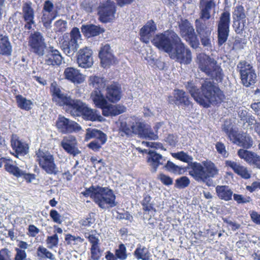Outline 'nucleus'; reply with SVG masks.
<instances>
[{
    "instance_id": "7",
    "label": "nucleus",
    "mask_w": 260,
    "mask_h": 260,
    "mask_svg": "<svg viewBox=\"0 0 260 260\" xmlns=\"http://www.w3.org/2000/svg\"><path fill=\"white\" fill-rule=\"evenodd\" d=\"M237 70L240 74L242 84L250 87L256 82L257 77L253 66L245 60H241L237 65Z\"/></svg>"
},
{
    "instance_id": "58",
    "label": "nucleus",
    "mask_w": 260,
    "mask_h": 260,
    "mask_svg": "<svg viewBox=\"0 0 260 260\" xmlns=\"http://www.w3.org/2000/svg\"><path fill=\"white\" fill-rule=\"evenodd\" d=\"M151 197L146 196L142 202L143 210L146 211H150L153 210V208L151 203Z\"/></svg>"
},
{
    "instance_id": "41",
    "label": "nucleus",
    "mask_w": 260,
    "mask_h": 260,
    "mask_svg": "<svg viewBox=\"0 0 260 260\" xmlns=\"http://www.w3.org/2000/svg\"><path fill=\"white\" fill-rule=\"evenodd\" d=\"M147 126L143 122L140 120L133 122L131 125L132 134L143 136V134H146Z\"/></svg>"
},
{
    "instance_id": "3",
    "label": "nucleus",
    "mask_w": 260,
    "mask_h": 260,
    "mask_svg": "<svg viewBox=\"0 0 260 260\" xmlns=\"http://www.w3.org/2000/svg\"><path fill=\"white\" fill-rule=\"evenodd\" d=\"M196 62L199 69L206 75L217 81H222L223 77L222 70L214 58L204 53H200L197 55Z\"/></svg>"
},
{
    "instance_id": "48",
    "label": "nucleus",
    "mask_w": 260,
    "mask_h": 260,
    "mask_svg": "<svg viewBox=\"0 0 260 260\" xmlns=\"http://www.w3.org/2000/svg\"><path fill=\"white\" fill-rule=\"evenodd\" d=\"M222 130L224 132L231 140L237 131L233 128L232 123L229 121H225L222 126Z\"/></svg>"
},
{
    "instance_id": "53",
    "label": "nucleus",
    "mask_w": 260,
    "mask_h": 260,
    "mask_svg": "<svg viewBox=\"0 0 260 260\" xmlns=\"http://www.w3.org/2000/svg\"><path fill=\"white\" fill-rule=\"evenodd\" d=\"M189 183V179L186 176H183L176 180L175 186L177 188H184L186 187Z\"/></svg>"
},
{
    "instance_id": "57",
    "label": "nucleus",
    "mask_w": 260,
    "mask_h": 260,
    "mask_svg": "<svg viewBox=\"0 0 260 260\" xmlns=\"http://www.w3.org/2000/svg\"><path fill=\"white\" fill-rule=\"evenodd\" d=\"M164 167L168 171L174 173H179L181 170V168L179 166L170 161H168Z\"/></svg>"
},
{
    "instance_id": "56",
    "label": "nucleus",
    "mask_w": 260,
    "mask_h": 260,
    "mask_svg": "<svg viewBox=\"0 0 260 260\" xmlns=\"http://www.w3.org/2000/svg\"><path fill=\"white\" fill-rule=\"evenodd\" d=\"M84 236L86 238L88 239L92 245L98 244L99 239L96 234L94 231H91L88 233H85Z\"/></svg>"
},
{
    "instance_id": "16",
    "label": "nucleus",
    "mask_w": 260,
    "mask_h": 260,
    "mask_svg": "<svg viewBox=\"0 0 260 260\" xmlns=\"http://www.w3.org/2000/svg\"><path fill=\"white\" fill-rule=\"evenodd\" d=\"M51 91L52 92L53 100L59 106L66 105V111L67 112V110L74 105L76 100L71 99L70 96L64 94L56 84H52Z\"/></svg>"
},
{
    "instance_id": "49",
    "label": "nucleus",
    "mask_w": 260,
    "mask_h": 260,
    "mask_svg": "<svg viewBox=\"0 0 260 260\" xmlns=\"http://www.w3.org/2000/svg\"><path fill=\"white\" fill-rule=\"evenodd\" d=\"M246 20H235L234 22L233 27L235 31L237 34L242 35L245 29Z\"/></svg>"
},
{
    "instance_id": "64",
    "label": "nucleus",
    "mask_w": 260,
    "mask_h": 260,
    "mask_svg": "<svg viewBox=\"0 0 260 260\" xmlns=\"http://www.w3.org/2000/svg\"><path fill=\"white\" fill-rule=\"evenodd\" d=\"M11 252L7 248H3L0 250V260H11Z\"/></svg>"
},
{
    "instance_id": "32",
    "label": "nucleus",
    "mask_w": 260,
    "mask_h": 260,
    "mask_svg": "<svg viewBox=\"0 0 260 260\" xmlns=\"http://www.w3.org/2000/svg\"><path fill=\"white\" fill-rule=\"evenodd\" d=\"M92 138L98 139L100 142H102V144H105L107 139L106 135L101 131L95 128H88L86 129L85 140L88 141Z\"/></svg>"
},
{
    "instance_id": "62",
    "label": "nucleus",
    "mask_w": 260,
    "mask_h": 260,
    "mask_svg": "<svg viewBox=\"0 0 260 260\" xmlns=\"http://www.w3.org/2000/svg\"><path fill=\"white\" fill-rule=\"evenodd\" d=\"M16 252L15 255V260H25L27 259V254L24 250L20 249L18 248H15Z\"/></svg>"
},
{
    "instance_id": "35",
    "label": "nucleus",
    "mask_w": 260,
    "mask_h": 260,
    "mask_svg": "<svg viewBox=\"0 0 260 260\" xmlns=\"http://www.w3.org/2000/svg\"><path fill=\"white\" fill-rule=\"evenodd\" d=\"M58 7L54 5L52 1L50 0L46 1L44 4L43 11L44 13L46 16L52 17V19H54L58 15Z\"/></svg>"
},
{
    "instance_id": "14",
    "label": "nucleus",
    "mask_w": 260,
    "mask_h": 260,
    "mask_svg": "<svg viewBox=\"0 0 260 260\" xmlns=\"http://www.w3.org/2000/svg\"><path fill=\"white\" fill-rule=\"evenodd\" d=\"M28 44L34 53L39 56H43L44 54L46 44L41 32L35 31L31 34L29 38Z\"/></svg>"
},
{
    "instance_id": "38",
    "label": "nucleus",
    "mask_w": 260,
    "mask_h": 260,
    "mask_svg": "<svg viewBox=\"0 0 260 260\" xmlns=\"http://www.w3.org/2000/svg\"><path fill=\"white\" fill-rule=\"evenodd\" d=\"M91 98L94 104L102 108L107 104V101L101 93V90H94L91 94Z\"/></svg>"
},
{
    "instance_id": "37",
    "label": "nucleus",
    "mask_w": 260,
    "mask_h": 260,
    "mask_svg": "<svg viewBox=\"0 0 260 260\" xmlns=\"http://www.w3.org/2000/svg\"><path fill=\"white\" fill-rule=\"evenodd\" d=\"M5 164V169L9 173L12 174L16 177H21L22 174V170L18 167L12 164V161L10 159H7L4 162Z\"/></svg>"
},
{
    "instance_id": "6",
    "label": "nucleus",
    "mask_w": 260,
    "mask_h": 260,
    "mask_svg": "<svg viewBox=\"0 0 260 260\" xmlns=\"http://www.w3.org/2000/svg\"><path fill=\"white\" fill-rule=\"evenodd\" d=\"M81 34L79 28L74 27L70 34H64L60 41V47L63 52L68 56L73 55L79 47L78 43L81 40Z\"/></svg>"
},
{
    "instance_id": "21",
    "label": "nucleus",
    "mask_w": 260,
    "mask_h": 260,
    "mask_svg": "<svg viewBox=\"0 0 260 260\" xmlns=\"http://www.w3.org/2000/svg\"><path fill=\"white\" fill-rule=\"evenodd\" d=\"M225 166L230 167L234 172L241 178L245 179H250L251 177V171L234 161L226 160Z\"/></svg>"
},
{
    "instance_id": "61",
    "label": "nucleus",
    "mask_w": 260,
    "mask_h": 260,
    "mask_svg": "<svg viewBox=\"0 0 260 260\" xmlns=\"http://www.w3.org/2000/svg\"><path fill=\"white\" fill-rule=\"evenodd\" d=\"M93 214L91 213L88 215L87 218L81 220L80 221V224L84 226H91L94 222V219L93 218Z\"/></svg>"
},
{
    "instance_id": "18",
    "label": "nucleus",
    "mask_w": 260,
    "mask_h": 260,
    "mask_svg": "<svg viewBox=\"0 0 260 260\" xmlns=\"http://www.w3.org/2000/svg\"><path fill=\"white\" fill-rule=\"evenodd\" d=\"M92 50L85 47L80 49L77 55V63L80 67L89 68L93 64Z\"/></svg>"
},
{
    "instance_id": "60",
    "label": "nucleus",
    "mask_w": 260,
    "mask_h": 260,
    "mask_svg": "<svg viewBox=\"0 0 260 260\" xmlns=\"http://www.w3.org/2000/svg\"><path fill=\"white\" fill-rule=\"evenodd\" d=\"M98 185H92L89 188L86 189V190L82 192L84 196H89L93 201L94 200V196L96 195V191L98 189Z\"/></svg>"
},
{
    "instance_id": "5",
    "label": "nucleus",
    "mask_w": 260,
    "mask_h": 260,
    "mask_svg": "<svg viewBox=\"0 0 260 260\" xmlns=\"http://www.w3.org/2000/svg\"><path fill=\"white\" fill-rule=\"evenodd\" d=\"M36 156L39 166L47 174L55 175L59 173L54 157L48 150L39 149L36 152Z\"/></svg>"
},
{
    "instance_id": "2",
    "label": "nucleus",
    "mask_w": 260,
    "mask_h": 260,
    "mask_svg": "<svg viewBox=\"0 0 260 260\" xmlns=\"http://www.w3.org/2000/svg\"><path fill=\"white\" fill-rule=\"evenodd\" d=\"M199 7L200 17L195 21L196 30L200 35L202 45L210 48L212 46L210 38V32L205 31L207 26L205 22L212 17V13L215 7V3L214 0H200Z\"/></svg>"
},
{
    "instance_id": "47",
    "label": "nucleus",
    "mask_w": 260,
    "mask_h": 260,
    "mask_svg": "<svg viewBox=\"0 0 260 260\" xmlns=\"http://www.w3.org/2000/svg\"><path fill=\"white\" fill-rule=\"evenodd\" d=\"M246 162L250 165H253L260 169V156L255 152L250 151Z\"/></svg>"
},
{
    "instance_id": "42",
    "label": "nucleus",
    "mask_w": 260,
    "mask_h": 260,
    "mask_svg": "<svg viewBox=\"0 0 260 260\" xmlns=\"http://www.w3.org/2000/svg\"><path fill=\"white\" fill-rule=\"evenodd\" d=\"M134 255L138 259L149 260L150 253L147 248L140 245L135 250Z\"/></svg>"
},
{
    "instance_id": "15",
    "label": "nucleus",
    "mask_w": 260,
    "mask_h": 260,
    "mask_svg": "<svg viewBox=\"0 0 260 260\" xmlns=\"http://www.w3.org/2000/svg\"><path fill=\"white\" fill-rule=\"evenodd\" d=\"M115 6L114 2L108 0L105 3L102 4L99 7V15L101 21L110 22L115 18Z\"/></svg>"
},
{
    "instance_id": "17",
    "label": "nucleus",
    "mask_w": 260,
    "mask_h": 260,
    "mask_svg": "<svg viewBox=\"0 0 260 260\" xmlns=\"http://www.w3.org/2000/svg\"><path fill=\"white\" fill-rule=\"evenodd\" d=\"M189 174L199 182L206 183L205 170L202 162H192L188 164Z\"/></svg>"
},
{
    "instance_id": "50",
    "label": "nucleus",
    "mask_w": 260,
    "mask_h": 260,
    "mask_svg": "<svg viewBox=\"0 0 260 260\" xmlns=\"http://www.w3.org/2000/svg\"><path fill=\"white\" fill-rule=\"evenodd\" d=\"M65 240L68 244L78 245L82 243L84 241V239L79 236H74L70 234H68L65 237Z\"/></svg>"
},
{
    "instance_id": "39",
    "label": "nucleus",
    "mask_w": 260,
    "mask_h": 260,
    "mask_svg": "<svg viewBox=\"0 0 260 260\" xmlns=\"http://www.w3.org/2000/svg\"><path fill=\"white\" fill-rule=\"evenodd\" d=\"M12 51V47L7 37H0V54L9 55Z\"/></svg>"
},
{
    "instance_id": "63",
    "label": "nucleus",
    "mask_w": 260,
    "mask_h": 260,
    "mask_svg": "<svg viewBox=\"0 0 260 260\" xmlns=\"http://www.w3.org/2000/svg\"><path fill=\"white\" fill-rule=\"evenodd\" d=\"M50 216L53 221L57 223L60 224L62 222L61 216L55 210H51L50 212Z\"/></svg>"
},
{
    "instance_id": "59",
    "label": "nucleus",
    "mask_w": 260,
    "mask_h": 260,
    "mask_svg": "<svg viewBox=\"0 0 260 260\" xmlns=\"http://www.w3.org/2000/svg\"><path fill=\"white\" fill-rule=\"evenodd\" d=\"M120 135L122 137L124 136H129L132 134V128H129L126 122H122L120 123Z\"/></svg>"
},
{
    "instance_id": "43",
    "label": "nucleus",
    "mask_w": 260,
    "mask_h": 260,
    "mask_svg": "<svg viewBox=\"0 0 260 260\" xmlns=\"http://www.w3.org/2000/svg\"><path fill=\"white\" fill-rule=\"evenodd\" d=\"M16 100L18 107L20 109L28 111L31 108V106L32 105V102L29 100L26 99L21 95H16Z\"/></svg>"
},
{
    "instance_id": "11",
    "label": "nucleus",
    "mask_w": 260,
    "mask_h": 260,
    "mask_svg": "<svg viewBox=\"0 0 260 260\" xmlns=\"http://www.w3.org/2000/svg\"><path fill=\"white\" fill-rule=\"evenodd\" d=\"M179 28L181 36L192 48H197L200 43L191 23L186 19L181 20L179 23Z\"/></svg>"
},
{
    "instance_id": "26",
    "label": "nucleus",
    "mask_w": 260,
    "mask_h": 260,
    "mask_svg": "<svg viewBox=\"0 0 260 260\" xmlns=\"http://www.w3.org/2000/svg\"><path fill=\"white\" fill-rule=\"evenodd\" d=\"M63 75L66 79L74 83L80 84L85 80L84 76L79 70L73 67L65 69Z\"/></svg>"
},
{
    "instance_id": "52",
    "label": "nucleus",
    "mask_w": 260,
    "mask_h": 260,
    "mask_svg": "<svg viewBox=\"0 0 260 260\" xmlns=\"http://www.w3.org/2000/svg\"><path fill=\"white\" fill-rule=\"evenodd\" d=\"M67 22L65 20H58L54 23V30L55 31L63 32L67 29Z\"/></svg>"
},
{
    "instance_id": "29",
    "label": "nucleus",
    "mask_w": 260,
    "mask_h": 260,
    "mask_svg": "<svg viewBox=\"0 0 260 260\" xmlns=\"http://www.w3.org/2000/svg\"><path fill=\"white\" fill-rule=\"evenodd\" d=\"M11 142L13 150L15 151L16 154L24 155L28 152V145L19 140L17 135H12Z\"/></svg>"
},
{
    "instance_id": "19",
    "label": "nucleus",
    "mask_w": 260,
    "mask_h": 260,
    "mask_svg": "<svg viewBox=\"0 0 260 260\" xmlns=\"http://www.w3.org/2000/svg\"><path fill=\"white\" fill-rule=\"evenodd\" d=\"M99 57L104 68H106L116 62L115 57L108 44H106L101 48L99 52Z\"/></svg>"
},
{
    "instance_id": "20",
    "label": "nucleus",
    "mask_w": 260,
    "mask_h": 260,
    "mask_svg": "<svg viewBox=\"0 0 260 260\" xmlns=\"http://www.w3.org/2000/svg\"><path fill=\"white\" fill-rule=\"evenodd\" d=\"M62 57L59 51L53 47H49L45 56V64L48 66H59L62 60Z\"/></svg>"
},
{
    "instance_id": "54",
    "label": "nucleus",
    "mask_w": 260,
    "mask_h": 260,
    "mask_svg": "<svg viewBox=\"0 0 260 260\" xmlns=\"http://www.w3.org/2000/svg\"><path fill=\"white\" fill-rule=\"evenodd\" d=\"M46 243L49 248L52 249L57 246L58 243V237L57 234L51 236H48L46 240Z\"/></svg>"
},
{
    "instance_id": "25",
    "label": "nucleus",
    "mask_w": 260,
    "mask_h": 260,
    "mask_svg": "<svg viewBox=\"0 0 260 260\" xmlns=\"http://www.w3.org/2000/svg\"><path fill=\"white\" fill-rule=\"evenodd\" d=\"M166 161L165 157L155 151H149L147 156V161L151 167L152 173H155L159 165H162Z\"/></svg>"
},
{
    "instance_id": "13",
    "label": "nucleus",
    "mask_w": 260,
    "mask_h": 260,
    "mask_svg": "<svg viewBox=\"0 0 260 260\" xmlns=\"http://www.w3.org/2000/svg\"><path fill=\"white\" fill-rule=\"evenodd\" d=\"M56 126L59 133L63 134L77 133L82 130L76 122L59 115L56 121Z\"/></svg>"
},
{
    "instance_id": "8",
    "label": "nucleus",
    "mask_w": 260,
    "mask_h": 260,
    "mask_svg": "<svg viewBox=\"0 0 260 260\" xmlns=\"http://www.w3.org/2000/svg\"><path fill=\"white\" fill-rule=\"evenodd\" d=\"M94 196V202L102 209L112 208L117 205L113 191L108 187L98 185L96 195Z\"/></svg>"
},
{
    "instance_id": "23",
    "label": "nucleus",
    "mask_w": 260,
    "mask_h": 260,
    "mask_svg": "<svg viewBox=\"0 0 260 260\" xmlns=\"http://www.w3.org/2000/svg\"><path fill=\"white\" fill-rule=\"evenodd\" d=\"M77 140L72 135H69L63 138L61 142V146L68 153L75 156L80 153L76 148Z\"/></svg>"
},
{
    "instance_id": "45",
    "label": "nucleus",
    "mask_w": 260,
    "mask_h": 260,
    "mask_svg": "<svg viewBox=\"0 0 260 260\" xmlns=\"http://www.w3.org/2000/svg\"><path fill=\"white\" fill-rule=\"evenodd\" d=\"M233 17L235 20H246V15L244 7L241 5H238L235 7L233 12Z\"/></svg>"
},
{
    "instance_id": "1",
    "label": "nucleus",
    "mask_w": 260,
    "mask_h": 260,
    "mask_svg": "<svg viewBox=\"0 0 260 260\" xmlns=\"http://www.w3.org/2000/svg\"><path fill=\"white\" fill-rule=\"evenodd\" d=\"M201 91L192 82H188L186 89L194 100L204 107L208 108L210 104L220 103L224 99L223 92L209 79L204 80L201 84Z\"/></svg>"
},
{
    "instance_id": "9",
    "label": "nucleus",
    "mask_w": 260,
    "mask_h": 260,
    "mask_svg": "<svg viewBox=\"0 0 260 260\" xmlns=\"http://www.w3.org/2000/svg\"><path fill=\"white\" fill-rule=\"evenodd\" d=\"M67 113L74 117L82 116L84 119L91 121H95L98 118L95 110L88 108L86 104L78 100H76L74 105L67 110Z\"/></svg>"
},
{
    "instance_id": "4",
    "label": "nucleus",
    "mask_w": 260,
    "mask_h": 260,
    "mask_svg": "<svg viewBox=\"0 0 260 260\" xmlns=\"http://www.w3.org/2000/svg\"><path fill=\"white\" fill-rule=\"evenodd\" d=\"M180 37L175 32L168 30L156 35L152 43L159 50L167 53L169 55L176 44L180 42Z\"/></svg>"
},
{
    "instance_id": "44",
    "label": "nucleus",
    "mask_w": 260,
    "mask_h": 260,
    "mask_svg": "<svg viewBox=\"0 0 260 260\" xmlns=\"http://www.w3.org/2000/svg\"><path fill=\"white\" fill-rule=\"evenodd\" d=\"M37 255L41 259H49L50 260L55 259L54 255L50 252L47 248L42 246H40L37 250Z\"/></svg>"
},
{
    "instance_id": "24",
    "label": "nucleus",
    "mask_w": 260,
    "mask_h": 260,
    "mask_svg": "<svg viewBox=\"0 0 260 260\" xmlns=\"http://www.w3.org/2000/svg\"><path fill=\"white\" fill-rule=\"evenodd\" d=\"M169 102L170 104L185 106H188L190 104L187 94L183 90L180 89L174 90V96L169 98Z\"/></svg>"
},
{
    "instance_id": "30",
    "label": "nucleus",
    "mask_w": 260,
    "mask_h": 260,
    "mask_svg": "<svg viewBox=\"0 0 260 260\" xmlns=\"http://www.w3.org/2000/svg\"><path fill=\"white\" fill-rule=\"evenodd\" d=\"M202 164L205 170L206 184L208 186H210L212 181L209 178H213L217 175L218 173V170L214 164L211 161H204Z\"/></svg>"
},
{
    "instance_id": "36",
    "label": "nucleus",
    "mask_w": 260,
    "mask_h": 260,
    "mask_svg": "<svg viewBox=\"0 0 260 260\" xmlns=\"http://www.w3.org/2000/svg\"><path fill=\"white\" fill-rule=\"evenodd\" d=\"M216 191L220 199L228 201L232 199L233 191L228 186L218 185L216 187Z\"/></svg>"
},
{
    "instance_id": "46",
    "label": "nucleus",
    "mask_w": 260,
    "mask_h": 260,
    "mask_svg": "<svg viewBox=\"0 0 260 260\" xmlns=\"http://www.w3.org/2000/svg\"><path fill=\"white\" fill-rule=\"evenodd\" d=\"M172 156L177 159L189 164L192 162L193 158L184 151H180L177 153H172Z\"/></svg>"
},
{
    "instance_id": "28",
    "label": "nucleus",
    "mask_w": 260,
    "mask_h": 260,
    "mask_svg": "<svg viewBox=\"0 0 260 260\" xmlns=\"http://www.w3.org/2000/svg\"><path fill=\"white\" fill-rule=\"evenodd\" d=\"M156 30V24L152 20L148 21L140 30L141 40L145 43H148L152 34Z\"/></svg>"
},
{
    "instance_id": "51",
    "label": "nucleus",
    "mask_w": 260,
    "mask_h": 260,
    "mask_svg": "<svg viewBox=\"0 0 260 260\" xmlns=\"http://www.w3.org/2000/svg\"><path fill=\"white\" fill-rule=\"evenodd\" d=\"M115 255L121 260H125L127 258L126 249L124 244L119 245L118 248L115 251Z\"/></svg>"
},
{
    "instance_id": "33",
    "label": "nucleus",
    "mask_w": 260,
    "mask_h": 260,
    "mask_svg": "<svg viewBox=\"0 0 260 260\" xmlns=\"http://www.w3.org/2000/svg\"><path fill=\"white\" fill-rule=\"evenodd\" d=\"M81 31L85 36L90 38L99 35L104 32V30L99 26L89 24L82 25Z\"/></svg>"
},
{
    "instance_id": "12",
    "label": "nucleus",
    "mask_w": 260,
    "mask_h": 260,
    "mask_svg": "<svg viewBox=\"0 0 260 260\" xmlns=\"http://www.w3.org/2000/svg\"><path fill=\"white\" fill-rule=\"evenodd\" d=\"M169 56L171 59L184 64H188L192 61L191 51L185 47L181 39L170 53Z\"/></svg>"
},
{
    "instance_id": "10",
    "label": "nucleus",
    "mask_w": 260,
    "mask_h": 260,
    "mask_svg": "<svg viewBox=\"0 0 260 260\" xmlns=\"http://www.w3.org/2000/svg\"><path fill=\"white\" fill-rule=\"evenodd\" d=\"M231 22L230 13L228 11H223L220 15L217 21V38L219 46L222 45L228 40L230 32Z\"/></svg>"
},
{
    "instance_id": "31",
    "label": "nucleus",
    "mask_w": 260,
    "mask_h": 260,
    "mask_svg": "<svg viewBox=\"0 0 260 260\" xmlns=\"http://www.w3.org/2000/svg\"><path fill=\"white\" fill-rule=\"evenodd\" d=\"M102 113L105 116H113L121 114L125 111V107L120 105H108L102 108Z\"/></svg>"
},
{
    "instance_id": "34",
    "label": "nucleus",
    "mask_w": 260,
    "mask_h": 260,
    "mask_svg": "<svg viewBox=\"0 0 260 260\" xmlns=\"http://www.w3.org/2000/svg\"><path fill=\"white\" fill-rule=\"evenodd\" d=\"M89 85L94 88V90H101L107 84L106 79L96 76H90L88 80Z\"/></svg>"
},
{
    "instance_id": "27",
    "label": "nucleus",
    "mask_w": 260,
    "mask_h": 260,
    "mask_svg": "<svg viewBox=\"0 0 260 260\" xmlns=\"http://www.w3.org/2000/svg\"><path fill=\"white\" fill-rule=\"evenodd\" d=\"M121 96V87L117 84L108 85L106 88V98L111 102L118 101Z\"/></svg>"
},
{
    "instance_id": "22",
    "label": "nucleus",
    "mask_w": 260,
    "mask_h": 260,
    "mask_svg": "<svg viewBox=\"0 0 260 260\" xmlns=\"http://www.w3.org/2000/svg\"><path fill=\"white\" fill-rule=\"evenodd\" d=\"M231 141L239 146L245 149H249L253 145V140L251 137L245 133H236L234 134Z\"/></svg>"
},
{
    "instance_id": "40",
    "label": "nucleus",
    "mask_w": 260,
    "mask_h": 260,
    "mask_svg": "<svg viewBox=\"0 0 260 260\" xmlns=\"http://www.w3.org/2000/svg\"><path fill=\"white\" fill-rule=\"evenodd\" d=\"M22 11L23 14V18L24 21H28L32 22V20L34 19V11L31 7V3H25L22 7Z\"/></svg>"
},
{
    "instance_id": "55",
    "label": "nucleus",
    "mask_w": 260,
    "mask_h": 260,
    "mask_svg": "<svg viewBox=\"0 0 260 260\" xmlns=\"http://www.w3.org/2000/svg\"><path fill=\"white\" fill-rule=\"evenodd\" d=\"M215 148L217 152L224 157H227L229 153L226 150L225 145L221 142H217L215 144Z\"/></svg>"
}]
</instances>
